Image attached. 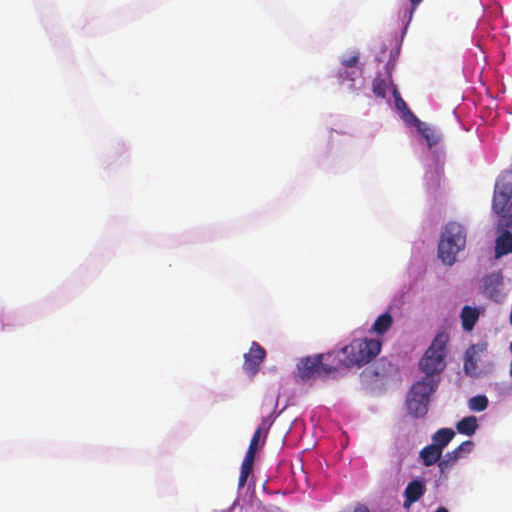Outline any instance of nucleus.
Listing matches in <instances>:
<instances>
[{"instance_id": "nucleus-1", "label": "nucleus", "mask_w": 512, "mask_h": 512, "mask_svg": "<svg viewBox=\"0 0 512 512\" xmlns=\"http://www.w3.org/2000/svg\"><path fill=\"white\" fill-rule=\"evenodd\" d=\"M449 342V335L446 332H439L431 342L428 349L419 361V369L425 375L420 380L438 386V375L446 367V347Z\"/></svg>"}, {"instance_id": "nucleus-2", "label": "nucleus", "mask_w": 512, "mask_h": 512, "mask_svg": "<svg viewBox=\"0 0 512 512\" xmlns=\"http://www.w3.org/2000/svg\"><path fill=\"white\" fill-rule=\"evenodd\" d=\"M492 212L497 216V228H512V171L504 170L497 177L492 197Z\"/></svg>"}, {"instance_id": "nucleus-3", "label": "nucleus", "mask_w": 512, "mask_h": 512, "mask_svg": "<svg viewBox=\"0 0 512 512\" xmlns=\"http://www.w3.org/2000/svg\"><path fill=\"white\" fill-rule=\"evenodd\" d=\"M382 343L376 339H354L341 349L344 358L338 360V366L361 367L372 361L381 351Z\"/></svg>"}, {"instance_id": "nucleus-4", "label": "nucleus", "mask_w": 512, "mask_h": 512, "mask_svg": "<svg viewBox=\"0 0 512 512\" xmlns=\"http://www.w3.org/2000/svg\"><path fill=\"white\" fill-rule=\"evenodd\" d=\"M465 244L464 227L457 222H449L445 226L438 245V256L444 264L452 265L456 261L457 254L464 249Z\"/></svg>"}, {"instance_id": "nucleus-5", "label": "nucleus", "mask_w": 512, "mask_h": 512, "mask_svg": "<svg viewBox=\"0 0 512 512\" xmlns=\"http://www.w3.org/2000/svg\"><path fill=\"white\" fill-rule=\"evenodd\" d=\"M335 353L316 354L301 358L297 364L298 376L306 381L314 378L316 375L325 377L339 370V366L334 364Z\"/></svg>"}, {"instance_id": "nucleus-6", "label": "nucleus", "mask_w": 512, "mask_h": 512, "mask_svg": "<svg viewBox=\"0 0 512 512\" xmlns=\"http://www.w3.org/2000/svg\"><path fill=\"white\" fill-rule=\"evenodd\" d=\"M438 386L428 382L417 381L407 395L406 406L409 414L415 418L424 417L428 412L430 395Z\"/></svg>"}, {"instance_id": "nucleus-7", "label": "nucleus", "mask_w": 512, "mask_h": 512, "mask_svg": "<svg viewBox=\"0 0 512 512\" xmlns=\"http://www.w3.org/2000/svg\"><path fill=\"white\" fill-rule=\"evenodd\" d=\"M488 343L483 341L471 345L465 352L464 358V372L470 377H478L481 371L478 369V362L481 360V355L487 352Z\"/></svg>"}, {"instance_id": "nucleus-8", "label": "nucleus", "mask_w": 512, "mask_h": 512, "mask_svg": "<svg viewBox=\"0 0 512 512\" xmlns=\"http://www.w3.org/2000/svg\"><path fill=\"white\" fill-rule=\"evenodd\" d=\"M265 357L266 350L258 342L253 341L249 351L244 354L243 369L250 377H254L260 370Z\"/></svg>"}, {"instance_id": "nucleus-9", "label": "nucleus", "mask_w": 512, "mask_h": 512, "mask_svg": "<svg viewBox=\"0 0 512 512\" xmlns=\"http://www.w3.org/2000/svg\"><path fill=\"white\" fill-rule=\"evenodd\" d=\"M503 284V277L500 273H491L483 278L481 293L495 302L503 300L501 286Z\"/></svg>"}, {"instance_id": "nucleus-10", "label": "nucleus", "mask_w": 512, "mask_h": 512, "mask_svg": "<svg viewBox=\"0 0 512 512\" xmlns=\"http://www.w3.org/2000/svg\"><path fill=\"white\" fill-rule=\"evenodd\" d=\"M473 448V442L470 440L462 442L454 450L447 452L443 459L439 462V470L441 475H444L450 470L456 462L463 456V454L469 453Z\"/></svg>"}, {"instance_id": "nucleus-11", "label": "nucleus", "mask_w": 512, "mask_h": 512, "mask_svg": "<svg viewBox=\"0 0 512 512\" xmlns=\"http://www.w3.org/2000/svg\"><path fill=\"white\" fill-rule=\"evenodd\" d=\"M411 124H413L418 133L425 139L429 147L437 145L441 140L440 133L433 127L421 121L413 112H409Z\"/></svg>"}, {"instance_id": "nucleus-12", "label": "nucleus", "mask_w": 512, "mask_h": 512, "mask_svg": "<svg viewBox=\"0 0 512 512\" xmlns=\"http://www.w3.org/2000/svg\"><path fill=\"white\" fill-rule=\"evenodd\" d=\"M426 492V486L421 480H412L404 490L403 507L408 509L413 503L422 498Z\"/></svg>"}, {"instance_id": "nucleus-13", "label": "nucleus", "mask_w": 512, "mask_h": 512, "mask_svg": "<svg viewBox=\"0 0 512 512\" xmlns=\"http://www.w3.org/2000/svg\"><path fill=\"white\" fill-rule=\"evenodd\" d=\"M509 228L497 230L500 235L495 240V257L500 258L504 255L512 253V233L508 231Z\"/></svg>"}, {"instance_id": "nucleus-14", "label": "nucleus", "mask_w": 512, "mask_h": 512, "mask_svg": "<svg viewBox=\"0 0 512 512\" xmlns=\"http://www.w3.org/2000/svg\"><path fill=\"white\" fill-rule=\"evenodd\" d=\"M443 452L433 445L432 443L423 447L419 452V457L422 464L426 467H430L434 464H438L443 459Z\"/></svg>"}, {"instance_id": "nucleus-15", "label": "nucleus", "mask_w": 512, "mask_h": 512, "mask_svg": "<svg viewBox=\"0 0 512 512\" xmlns=\"http://www.w3.org/2000/svg\"><path fill=\"white\" fill-rule=\"evenodd\" d=\"M455 432L451 428H441L437 430L432 436V444L436 445L442 452L447 445L452 441Z\"/></svg>"}, {"instance_id": "nucleus-16", "label": "nucleus", "mask_w": 512, "mask_h": 512, "mask_svg": "<svg viewBox=\"0 0 512 512\" xmlns=\"http://www.w3.org/2000/svg\"><path fill=\"white\" fill-rule=\"evenodd\" d=\"M479 318V311L470 306H464L461 311L462 327L465 331H471Z\"/></svg>"}, {"instance_id": "nucleus-17", "label": "nucleus", "mask_w": 512, "mask_h": 512, "mask_svg": "<svg viewBox=\"0 0 512 512\" xmlns=\"http://www.w3.org/2000/svg\"><path fill=\"white\" fill-rule=\"evenodd\" d=\"M478 428L477 418L475 416L464 417L456 424V429L459 433L471 436Z\"/></svg>"}, {"instance_id": "nucleus-18", "label": "nucleus", "mask_w": 512, "mask_h": 512, "mask_svg": "<svg viewBox=\"0 0 512 512\" xmlns=\"http://www.w3.org/2000/svg\"><path fill=\"white\" fill-rule=\"evenodd\" d=\"M393 324V318L392 316L386 312L384 314H381L374 322L372 326V331L377 334H384L386 333Z\"/></svg>"}, {"instance_id": "nucleus-19", "label": "nucleus", "mask_w": 512, "mask_h": 512, "mask_svg": "<svg viewBox=\"0 0 512 512\" xmlns=\"http://www.w3.org/2000/svg\"><path fill=\"white\" fill-rule=\"evenodd\" d=\"M468 406L470 410L481 412L484 411L488 406V399L484 395H477L470 398Z\"/></svg>"}, {"instance_id": "nucleus-20", "label": "nucleus", "mask_w": 512, "mask_h": 512, "mask_svg": "<svg viewBox=\"0 0 512 512\" xmlns=\"http://www.w3.org/2000/svg\"><path fill=\"white\" fill-rule=\"evenodd\" d=\"M393 96H394V100H395V106L396 108L403 112L404 113V119L411 123V118L409 117V112H412L406 102L402 99L400 93L398 92L397 88L395 87L394 90H393Z\"/></svg>"}, {"instance_id": "nucleus-21", "label": "nucleus", "mask_w": 512, "mask_h": 512, "mask_svg": "<svg viewBox=\"0 0 512 512\" xmlns=\"http://www.w3.org/2000/svg\"><path fill=\"white\" fill-rule=\"evenodd\" d=\"M387 83L380 75H377L372 82V91L377 97L386 96Z\"/></svg>"}, {"instance_id": "nucleus-22", "label": "nucleus", "mask_w": 512, "mask_h": 512, "mask_svg": "<svg viewBox=\"0 0 512 512\" xmlns=\"http://www.w3.org/2000/svg\"><path fill=\"white\" fill-rule=\"evenodd\" d=\"M252 469H253V465L252 464H249V463H246V462H242L240 476H239V480H238L239 488H242V487L245 486V484L247 482V479H248V476L252 472Z\"/></svg>"}, {"instance_id": "nucleus-23", "label": "nucleus", "mask_w": 512, "mask_h": 512, "mask_svg": "<svg viewBox=\"0 0 512 512\" xmlns=\"http://www.w3.org/2000/svg\"><path fill=\"white\" fill-rule=\"evenodd\" d=\"M359 61V55L358 53H354L352 55H349L347 57H343L341 60V64L343 68H354Z\"/></svg>"}, {"instance_id": "nucleus-24", "label": "nucleus", "mask_w": 512, "mask_h": 512, "mask_svg": "<svg viewBox=\"0 0 512 512\" xmlns=\"http://www.w3.org/2000/svg\"><path fill=\"white\" fill-rule=\"evenodd\" d=\"M355 75H356V71L348 72L347 68L340 70L337 74L338 79L342 82H344V81L353 82L355 80Z\"/></svg>"}, {"instance_id": "nucleus-25", "label": "nucleus", "mask_w": 512, "mask_h": 512, "mask_svg": "<svg viewBox=\"0 0 512 512\" xmlns=\"http://www.w3.org/2000/svg\"><path fill=\"white\" fill-rule=\"evenodd\" d=\"M263 431V427L259 426L256 431L254 432L252 439L250 441L249 447L255 448L257 450V445L261 436V433Z\"/></svg>"}, {"instance_id": "nucleus-26", "label": "nucleus", "mask_w": 512, "mask_h": 512, "mask_svg": "<svg viewBox=\"0 0 512 512\" xmlns=\"http://www.w3.org/2000/svg\"><path fill=\"white\" fill-rule=\"evenodd\" d=\"M255 454H256V449L255 448H252V447H248V450L245 454V457H244V460L243 462H246V463H249V464H254V460H255Z\"/></svg>"}, {"instance_id": "nucleus-27", "label": "nucleus", "mask_w": 512, "mask_h": 512, "mask_svg": "<svg viewBox=\"0 0 512 512\" xmlns=\"http://www.w3.org/2000/svg\"><path fill=\"white\" fill-rule=\"evenodd\" d=\"M394 66H395V60L393 59H390L386 65H385V69H386V73H387V77L389 79L390 82H392L391 80V74H392V70L394 69Z\"/></svg>"}, {"instance_id": "nucleus-28", "label": "nucleus", "mask_w": 512, "mask_h": 512, "mask_svg": "<svg viewBox=\"0 0 512 512\" xmlns=\"http://www.w3.org/2000/svg\"><path fill=\"white\" fill-rule=\"evenodd\" d=\"M411 2L412 7L410 8L409 12V21L412 18V15L414 11L416 10V7L423 1V0H409Z\"/></svg>"}, {"instance_id": "nucleus-29", "label": "nucleus", "mask_w": 512, "mask_h": 512, "mask_svg": "<svg viewBox=\"0 0 512 512\" xmlns=\"http://www.w3.org/2000/svg\"><path fill=\"white\" fill-rule=\"evenodd\" d=\"M353 512H370V511H369V509L366 506L358 505L357 507H355Z\"/></svg>"}, {"instance_id": "nucleus-30", "label": "nucleus", "mask_w": 512, "mask_h": 512, "mask_svg": "<svg viewBox=\"0 0 512 512\" xmlns=\"http://www.w3.org/2000/svg\"><path fill=\"white\" fill-rule=\"evenodd\" d=\"M435 512H448V510L445 507H439L435 510Z\"/></svg>"}]
</instances>
